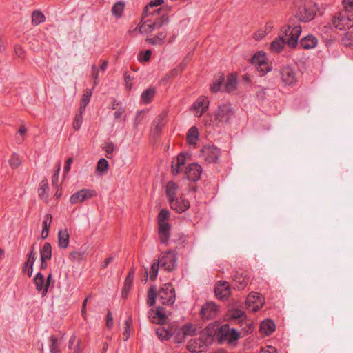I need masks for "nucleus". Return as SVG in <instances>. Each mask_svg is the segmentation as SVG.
Returning <instances> with one entry per match:
<instances>
[{
  "label": "nucleus",
  "instance_id": "nucleus-39",
  "mask_svg": "<svg viewBox=\"0 0 353 353\" xmlns=\"http://www.w3.org/2000/svg\"><path fill=\"white\" fill-rule=\"evenodd\" d=\"M46 20L45 15L39 10H36L32 13V24L34 26L39 25Z\"/></svg>",
  "mask_w": 353,
  "mask_h": 353
},
{
  "label": "nucleus",
  "instance_id": "nucleus-22",
  "mask_svg": "<svg viewBox=\"0 0 353 353\" xmlns=\"http://www.w3.org/2000/svg\"><path fill=\"white\" fill-rule=\"evenodd\" d=\"M317 43V38L312 34H308L300 40L299 46L301 48L309 50L315 48Z\"/></svg>",
  "mask_w": 353,
  "mask_h": 353
},
{
  "label": "nucleus",
  "instance_id": "nucleus-34",
  "mask_svg": "<svg viewBox=\"0 0 353 353\" xmlns=\"http://www.w3.org/2000/svg\"><path fill=\"white\" fill-rule=\"evenodd\" d=\"M158 297V294L157 291L156 286L152 285L149 288L147 294V304L149 307H152L156 303L157 298Z\"/></svg>",
  "mask_w": 353,
  "mask_h": 353
},
{
  "label": "nucleus",
  "instance_id": "nucleus-19",
  "mask_svg": "<svg viewBox=\"0 0 353 353\" xmlns=\"http://www.w3.org/2000/svg\"><path fill=\"white\" fill-rule=\"evenodd\" d=\"M209 104L207 97L201 96L192 105L191 110L196 111V114L199 112L198 117H201L208 110Z\"/></svg>",
  "mask_w": 353,
  "mask_h": 353
},
{
  "label": "nucleus",
  "instance_id": "nucleus-40",
  "mask_svg": "<svg viewBox=\"0 0 353 353\" xmlns=\"http://www.w3.org/2000/svg\"><path fill=\"white\" fill-rule=\"evenodd\" d=\"M266 59V54L263 51H259L256 52L252 57L250 59V63L257 66L263 61Z\"/></svg>",
  "mask_w": 353,
  "mask_h": 353
},
{
  "label": "nucleus",
  "instance_id": "nucleus-6",
  "mask_svg": "<svg viewBox=\"0 0 353 353\" xmlns=\"http://www.w3.org/2000/svg\"><path fill=\"white\" fill-rule=\"evenodd\" d=\"M279 77L283 86H293L298 81L297 72L289 65L283 66L279 71Z\"/></svg>",
  "mask_w": 353,
  "mask_h": 353
},
{
  "label": "nucleus",
  "instance_id": "nucleus-5",
  "mask_svg": "<svg viewBox=\"0 0 353 353\" xmlns=\"http://www.w3.org/2000/svg\"><path fill=\"white\" fill-rule=\"evenodd\" d=\"M158 298L163 305H173L176 300L175 290L171 283L163 284L157 292Z\"/></svg>",
  "mask_w": 353,
  "mask_h": 353
},
{
  "label": "nucleus",
  "instance_id": "nucleus-62",
  "mask_svg": "<svg viewBox=\"0 0 353 353\" xmlns=\"http://www.w3.org/2000/svg\"><path fill=\"white\" fill-rule=\"evenodd\" d=\"M113 316L110 310H108L106 315V326L108 328L110 329L113 326Z\"/></svg>",
  "mask_w": 353,
  "mask_h": 353
},
{
  "label": "nucleus",
  "instance_id": "nucleus-32",
  "mask_svg": "<svg viewBox=\"0 0 353 353\" xmlns=\"http://www.w3.org/2000/svg\"><path fill=\"white\" fill-rule=\"evenodd\" d=\"M170 217V212L167 208H162L158 213L157 225L170 224L168 222Z\"/></svg>",
  "mask_w": 353,
  "mask_h": 353
},
{
  "label": "nucleus",
  "instance_id": "nucleus-52",
  "mask_svg": "<svg viewBox=\"0 0 353 353\" xmlns=\"http://www.w3.org/2000/svg\"><path fill=\"white\" fill-rule=\"evenodd\" d=\"M257 70L261 72V75H264L271 70V66L266 61V59L261 61V63L257 66Z\"/></svg>",
  "mask_w": 353,
  "mask_h": 353
},
{
  "label": "nucleus",
  "instance_id": "nucleus-10",
  "mask_svg": "<svg viewBox=\"0 0 353 353\" xmlns=\"http://www.w3.org/2000/svg\"><path fill=\"white\" fill-rule=\"evenodd\" d=\"M148 315L150 321L155 324L164 325L168 319L165 309L161 306L157 307L155 310L150 309L148 311Z\"/></svg>",
  "mask_w": 353,
  "mask_h": 353
},
{
  "label": "nucleus",
  "instance_id": "nucleus-54",
  "mask_svg": "<svg viewBox=\"0 0 353 353\" xmlns=\"http://www.w3.org/2000/svg\"><path fill=\"white\" fill-rule=\"evenodd\" d=\"M186 241V237L183 234H179L174 236L172 239V242L176 245V246H183Z\"/></svg>",
  "mask_w": 353,
  "mask_h": 353
},
{
  "label": "nucleus",
  "instance_id": "nucleus-60",
  "mask_svg": "<svg viewBox=\"0 0 353 353\" xmlns=\"http://www.w3.org/2000/svg\"><path fill=\"white\" fill-rule=\"evenodd\" d=\"M10 165L12 168H17L20 164L21 161L19 157L16 154H13L9 160Z\"/></svg>",
  "mask_w": 353,
  "mask_h": 353
},
{
  "label": "nucleus",
  "instance_id": "nucleus-35",
  "mask_svg": "<svg viewBox=\"0 0 353 353\" xmlns=\"http://www.w3.org/2000/svg\"><path fill=\"white\" fill-rule=\"evenodd\" d=\"M34 283L35 285L36 290H37V292H41L42 294L45 289V283L44 276L41 272L36 274L34 278Z\"/></svg>",
  "mask_w": 353,
  "mask_h": 353
},
{
  "label": "nucleus",
  "instance_id": "nucleus-4",
  "mask_svg": "<svg viewBox=\"0 0 353 353\" xmlns=\"http://www.w3.org/2000/svg\"><path fill=\"white\" fill-rule=\"evenodd\" d=\"M235 117L236 112L230 102L219 104L214 112L215 119L225 125H230Z\"/></svg>",
  "mask_w": 353,
  "mask_h": 353
},
{
  "label": "nucleus",
  "instance_id": "nucleus-9",
  "mask_svg": "<svg viewBox=\"0 0 353 353\" xmlns=\"http://www.w3.org/2000/svg\"><path fill=\"white\" fill-rule=\"evenodd\" d=\"M96 195L97 192L94 190L82 189L72 194L70 198V203L72 205H74L77 203H82L92 199Z\"/></svg>",
  "mask_w": 353,
  "mask_h": 353
},
{
  "label": "nucleus",
  "instance_id": "nucleus-46",
  "mask_svg": "<svg viewBox=\"0 0 353 353\" xmlns=\"http://www.w3.org/2000/svg\"><path fill=\"white\" fill-rule=\"evenodd\" d=\"M84 110H81L79 109L78 112L76 114L74 122H73V128L74 130H79L83 123V113Z\"/></svg>",
  "mask_w": 353,
  "mask_h": 353
},
{
  "label": "nucleus",
  "instance_id": "nucleus-43",
  "mask_svg": "<svg viewBox=\"0 0 353 353\" xmlns=\"http://www.w3.org/2000/svg\"><path fill=\"white\" fill-rule=\"evenodd\" d=\"M183 330V335L187 336H193L196 334V327L192 323H187L181 326Z\"/></svg>",
  "mask_w": 353,
  "mask_h": 353
},
{
  "label": "nucleus",
  "instance_id": "nucleus-36",
  "mask_svg": "<svg viewBox=\"0 0 353 353\" xmlns=\"http://www.w3.org/2000/svg\"><path fill=\"white\" fill-rule=\"evenodd\" d=\"M49 187L48 183V180L46 179H43L39 183L38 188V194L41 199H47L48 196V191Z\"/></svg>",
  "mask_w": 353,
  "mask_h": 353
},
{
  "label": "nucleus",
  "instance_id": "nucleus-30",
  "mask_svg": "<svg viewBox=\"0 0 353 353\" xmlns=\"http://www.w3.org/2000/svg\"><path fill=\"white\" fill-rule=\"evenodd\" d=\"M199 139V131L196 127H191L186 135V141L189 145H194Z\"/></svg>",
  "mask_w": 353,
  "mask_h": 353
},
{
  "label": "nucleus",
  "instance_id": "nucleus-7",
  "mask_svg": "<svg viewBox=\"0 0 353 353\" xmlns=\"http://www.w3.org/2000/svg\"><path fill=\"white\" fill-rule=\"evenodd\" d=\"M161 268H164L168 272H172L177 266V252L174 250H168L162 256L161 259H158Z\"/></svg>",
  "mask_w": 353,
  "mask_h": 353
},
{
  "label": "nucleus",
  "instance_id": "nucleus-1",
  "mask_svg": "<svg viewBox=\"0 0 353 353\" xmlns=\"http://www.w3.org/2000/svg\"><path fill=\"white\" fill-rule=\"evenodd\" d=\"M282 34H279L270 43V50L272 53L279 54L284 49L285 45L292 49L297 47L298 39L301 33V26L291 27L290 25L281 28Z\"/></svg>",
  "mask_w": 353,
  "mask_h": 353
},
{
  "label": "nucleus",
  "instance_id": "nucleus-37",
  "mask_svg": "<svg viewBox=\"0 0 353 353\" xmlns=\"http://www.w3.org/2000/svg\"><path fill=\"white\" fill-rule=\"evenodd\" d=\"M172 336L174 337V342L176 343H182L186 338L183 335V330L181 327H172Z\"/></svg>",
  "mask_w": 353,
  "mask_h": 353
},
{
  "label": "nucleus",
  "instance_id": "nucleus-23",
  "mask_svg": "<svg viewBox=\"0 0 353 353\" xmlns=\"http://www.w3.org/2000/svg\"><path fill=\"white\" fill-rule=\"evenodd\" d=\"M164 3V0H152L143 9L142 12V20L147 17L148 15H155L158 14L159 12L161 10V8H158L154 10L152 12H149V9L153 8L154 6H158Z\"/></svg>",
  "mask_w": 353,
  "mask_h": 353
},
{
  "label": "nucleus",
  "instance_id": "nucleus-44",
  "mask_svg": "<svg viewBox=\"0 0 353 353\" xmlns=\"http://www.w3.org/2000/svg\"><path fill=\"white\" fill-rule=\"evenodd\" d=\"M341 42L345 47L353 46V30L347 31L341 39Z\"/></svg>",
  "mask_w": 353,
  "mask_h": 353
},
{
  "label": "nucleus",
  "instance_id": "nucleus-64",
  "mask_svg": "<svg viewBox=\"0 0 353 353\" xmlns=\"http://www.w3.org/2000/svg\"><path fill=\"white\" fill-rule=\"evenodd\" d=\"M176 162H179L181 165H183L186 163V157L184 153H180L176 159H174Z\"/></svg>",
  "mask_w": 353,
  "mask_h": 353
},
{
  "label": "nucleus",
  "instance_id": "nucleus-58",
  "mask_svg": "<svg viewBox=\"0 0 353 353\" xmlns=\"http://www.w3.org/2000/svg\"><path fill=\"white\" fill-rule=\"evenodd\" d=\"M59 170H60V164L58 165V168L57 170H55L54 173L52 176V185L54 188H57L59 187Z\"/></svg>",
  "mask_w": 353,
  "mask_h": 353
},
{
  "label": "nucleus",
  "instance_id": "nucleus-27",
  "mask_svg": "<svg viewBox=\"0 0 353 353\" xmlns=\"http://www.w3.org/2000/svg\"><path fill=\"white\" fill-rule=\"evenodd\" d=\"M237 88V80L236 77L233 74H230L227 77V81L223 86V91L227 92H232L236 90Z\"/></svg>",
  "mask_w": 353,
  "mask_h": 353
},
{
  "label": "nucleus",
  "instance_id": "nucleus-3",
  "mask_svg": "<svg viewBox=\"0 0 353 353\" xmlns=\"http://www.w3.org/2000/svg\"><path fill=\"white\" fill-rule=\"evenodd\" d=\"M317 13L320 15L323 14L318 4L309 1L299 7L296 17L299 21L306 23L313 20Z\"/></svg>",
  "mask_w": 353,
  "mask_h": 353
},
{
  "label": "nucleus",
  "instance_id": "nucleus-14",
  "mask_svg": "<svg viewBox=\"0 0 353 353\" xmlns=\"http://www.w3.org/2000/svg\"><path fill=\"white\" fill-rule=\"evenodd\" d=\"M219 306L212 301H208L201 309L200 315L203 319H212L217 316Z\"/></svg>",
  "mask_w": 353,
  "mask_h": 353
},
{
  "label": "nucleus",
  "instance_id": "nucleus-48",
  "mask_svg": "<svg viewBox=\"0 0 353 353\" xmlns=\"http://www.w3.org/2000/svg\"><path fill=\"white\" fill-rule=\"evenodd\" d=\"M160 263L159 260H155L151 265V270L150 272V279L152 281H154L158 275L159 267Z\"/></svg>",
  "mask_w": 353,
  "mask_h": 353
},
{
  "label": "nucleus",
  "instance_id": "nucleus-24",
  "mask_svg": "<svg viewBox=\"0 0 353 353\" xmlns=\"http://www.w3.org/2000/svg\"><path fill=\"white\" fill-rule=\"evenodd\" d=\"M275 329L276 325L274 322L270 319H265L261 323L260 331L266 336L271 335L275 331Z\"/></svg>",
  "mask_w": 353,
  "mask_h": 353
},
{
  "label": "nucleus",
  "instance_id": "nucleus-15",
  "mask_svg": "<svg viewBox=\"0 0 353 353\" xmlns=\"http://www.w3.org/2000/svg\"><path fill=\"white\" fill-rule=\"evenodd\" d=\"M225 316L229 321L238 323L241 326L246 323L247 316L241 310L237 308L228 310Z\"/></svg>",
  "mask_w": 353,
  "mask_h": 353
},
{
  "label": "nucleus",
  "instance_id": "nucleus-42",
  "mask_svg": "<svg viewBox=\"0 0 353 353\" xmlns=\"http://www.w3.org/2000/svg\"><path fill=\"white\" fill-rule=\"evenodd\" d=\"M156 334L161 340H169L172 337V327L159 328L156 330Z\"/></svg>",
  "mask_w": 353,
  "mask_h": 353
},
{
  "label": "nucleus",
  "instance_id": "nucleus-41",
  "mask_svg": "<svg viewBox=\"0 0 353 353\" xmlns=\"http://www.w3.org/2000/svg\"><path fill=\"white\" fill-rule=\"evenodd\" d=\"M92 94V90L87 89L85 90L82 98L81 99V104L79 110H85V108L90 101L91 96Z\"/></svg>",
  "mask_w": 353,
  "mask_h": 353
},
{
  "label": "nucleus",
  "instance_id": "nucleus-20",
  "mask_svg": "<svg viewBox=\"0 0 353 353\" xmlns=\"http://www.w3.org/2000/svg\"><path fill=\"white\" fill-rule=\"evenodd\" d=\"M158 225V236L161 243L168 245L170 239L171 224H161Z\"/></svg>",
  "mask_w": 353,
  "mask_h": 353
},
{
  "label": "nucleus",
  "instance_id": "nucleus-57",
  "mask_svg": "<svg viewBox=\"0 0 353 353\" xmlns=\"http://www.w3.org/2000/svg\"><path fill=\"white\" fill-rule=\"evenodd\" d=\"M52 272H50L46 279V281L44 280V283H45V289H44V291L42 293V296H46L47 293H48V291L50 287V283H51V281H52Z\"/></svg>",
  "mask_w": 353,
  "mask_h": 353
},
{
  "label": "nucleus",
  "instance_id": "nucleus-25",
  "mask_svg": "<svg viewBox=\"0 0 353 353\" xmlns=\"http://www.w3.org/2000/svg\"><path fill=\"white\" fill-rule=\"evenodd\" d=\"M179 185L173 181H170L167 183L165 187V194L168 201L176 198V194L179 190Z\"/></svg>",
  "mask_w": 353,
  "mask_h": 353
},
{
  "label": "nucleus",
  "instance_id": "nucleus-55",
  "mask_svg": "<svg viewBox=\"0 0 353 353\" xmlns=\"http://www.w3.org/2000/svg\"><path fill=\"white\" fill-rule=\"evenodd\" d=\"M165 114H160L154 121V123H156L155 125V130L157 132H159L162 130L165 125L164 119H165Z\"/></svg>",
  "mask_w": 353,
  "mask_h": 353
},
{
  "label": "nucleus",
  "instance_id": "nucleus-28",
  "mask_svg": "<svg viewBox=\"0 0 353 353\" xmlns=\"http://www.w3.org/2000/svg\"><path fill=\"white\" fill-rule=\"evenodd\" d=\"M69 234L68 230H60L58 232V245L61 248H66L69 244Z\"/></svg>",
  "mask_w": 353,
  "mask_h": 353
},
{
  "label": "nucleus",
  "instance_id": "nucleus-12",
  "mask_svg": "<svg viewBox=\"0 0 353 353\" xmlns=\"http://www.w3.org/2000/svg\"><path fill=\"white\" fill-rule=\"evenodd\" d=\"M264 303V297L260 293L256 292H250L245 301V304L248 307L253 305L252 310L254 312H258L263 307Z\"/></svg>",
  "mask_w": 353,
  "mask_h": 353
},
{
  "label": "nucleus",
  "instance_id": "nucleus-16",
  "mask_svg": "<svg viewBox=\"0 0 353 353\" xmlns=\"http://www.w3.org/2000/svg\"><path fill=\"white\" fill-rule=\"evenodd\" d=\"M352 20L350 19L346 12H338L332 20V25L339 29L343 30L346 27H352Z\"/></svg>",
  "mask_w": 353,
  "mask_h": 353
},
{
  "label": "nucleus",
  "instance_id": "nucleus-11",
  "mask_svg": "<svg viewBox=\"0 0 353 353\" xmlns=\"http://www.w3.org/2000/svg\"><path fill=\"white\" fill-rule=\"evenodd\" d=\"M170 21L169 16L166 14H162L161 17L154 19L153 22L151 20H146L144 23L139 26V32H142V28L144 26H146L150 31H152L155 29H159L161 27L167 25Z\"/></svg>",
  "mask_w": 353,
  "mask_h": 353
},
{
  "label": "nucleus",
  "instance_id": "nucleus-17",
  "mask_svg": "<svg viewBox=\"0 0 353 353\" xmlns=\"http://www.w3.org/2000/svg\"><path fill=\"white\" fill-rule=\"evenodd\" d=\"M216 297L221 301H225L230 294V286L225 281H219L214 287Z\"/></svg>",
  "mask_w": 353,
  "mask_h": 353
},
{
  "label": "nucleus",
  "instance_id": "nucleus-63",
  "mask_svg": "<svg viewBox=\"0 0 353 353\" xmlns=\"http://www.w3.org/2000/svg\"><path fill=\"white\" fill-rule=\"evenodd\" d=\"M265 90V88H261L256 92V95L259 100L263 101L266 99Z\"/></svg>",
  "mask_w": 353,
  "mask_h": 353
},
{
  "label": "nucleus",
  "instance_id": "nucleus-26",
  "mask_svg": "<svg viewBox=\"0 0 353 353\" xmlns=\"http://www.w3.org/2000/svg\"><path fill=\"white\" fill-rule=\"evenodd\" d=\"M225 81V76L223 73H219L213 81V83L210 85V90L212 92H217L219 91H223V83Z\"/></svg>",
  "mask_w": 353,
  "mask_h": 353
},
{
  "label": "nucleus",
  "instance_id": "nucleus-31",
  "mask_svg": "<svg viewBox=\"0 0 353 353\" xmlns=\"http://www.w3.org/2000/svg\"><path fill=\"white\" fill-rule=\"evenodd\" d=\"M52 221V216L51 214H47L43 221V228L41 231V239H46L48 236L49 229Z\"/></svg>",
  "mask_w": 353,
  "mask_h": 353
},
{
  "label": "nucleus",
  "instance_id": "nucleus-21",
  "mask_svg": "<svg viewBox=\"0 0 353 353\" xmlns=\"http://www.w3.org/2000/svg\"><path fill=\"white\" fill-rule=\"evenodd\" d=\"M248 282V277L247 274L237 272L232 276L231 286L235 290H242L247 286Z\"/></svg>",
  "mask_w": 353,
  "mask_h": 353
},
{
  "label": "nucleus",
  "instance_id": "nucleus-13",
  "mask_svg": "<svg viewBox=\"0 0 353 353\" xmlns=\"http://www.w3.org/2000/svg\"><path fill=\"white\" fill-rule=\"evenodd\" d=\"M168 201L171 208L179 214L188 210L190 207L189 201L183 194Z\"/></svg>",
  "mask_w": 353,
  "mask_h": 353
},
{
  "label": "nucleus",
  "instance_id": "nucleus-18",
  "mask_svg": "<svg viewBox=\"0 0 353 353\" xmlns=\"http://www.w3.org/2000/svg\"><path fill=\"white\" fill-rule=\"evenodd\" d=\"M202 173L201 166L196 163H190L186 168L185 174L188 180L195 182L200 179Z\"/></svg>",
  "mask_w": 353,
  "mask_h": 353
},
{
  "label": "nucleus",
  "instance_id": "nucleus-47",
  "mask_svg": "<svg viewBox=\"0 0 353 353\" xmlns=\"http://www.w3.org/2000/svg\"><path fill=\"white\" fill-rule=\"evenodd\" d=\"M108 167V161L104 158H101L97 162L96 170L98 172L103 174L107 172Z\"/></svg>",
  "mask_w": 353,
  "mask_h": 353
},
{
  "label": "nucleus",
  "instance_id": "nucleus-51",
  "mask_svg": "<svg viewBox=\"0 0 353 353\" xmlns=\"http://www.w3.org/2000/svg\"><path fill=\"white\" fill-rule=\"evenodd\" d=\"M199 341H201L200 339ZM200 344L201 342L197 343V339H191L187 345V349L191 352H197L198 348L201 347Z\"/></svg>",
  "mask_w": 353,
  "mask_h": 353
},
{
  "label": "nucleus",
  "instance_id": "nucleus-8",
  "mask_svg": "<svg viewBox=\"0 0 353 353\" xmlns=\"http://www.w3.org/2000/svg\"><path fill=\"white\" fill-rule=\"evenodd\" d=\"M201 152L209 163H217L221 153V150L214 145H205Z\"/></svg>",
  "mask_w": 353,
  "mask_h": 353
},
{
  "label": "nucleus",
  "instance_id": "nucleus-29",
  "mask_svg": "<svg viewBox=\"0 0 353 353\" xmlns=\"http://www.w3.org/2000/svg\"><path fill=\"white\" fill-rule=\"evenodd\" d=\"M155 94L156 89L153 87H150L141 93V99L143 103L148 104L153 100Z\"/></svg>",
  "mask_w": 353,
  "mask_h": 353
},
{
  "label": "nucleus",
  "instance_id": "nucleus-38",
  "mask_svg": "<svg viewBox=\"0 0 353 353\" xmlns=\"http://www.w3.org/2000/svg\"><path fill=\"white\" fill-rule=\"evenodd\" d=\"M41 259L50 260L52 258V246L50 243H45L40 250Z\"/></svg>",
  "mask_w": 353,
  "mask_h": 353
},
{
  "label": "nucleus",
  "instance_id": "nucleus-2",
  "mask_svg": "<svg viewBox=\"0 0 353 353\" xmlns=\"http://www.w3.org/2000/svg\"><path fill=\"white\" fill-rule=\"evenodd\" d=\"M205 330L209 336L216 335L219 343L225 341L228 343H232L238 340L240 336L239 332L235 328H230L228 323L221 327L209 325Z\"/></svg>",
  "mask_w": 353,
  "mask_h": 353
},
{
  "label": "nucleus",
  "instance_id": "nucleus-61",
  "mask_svg": "<svg viewBox=\"0 0 353 353\" xmlns=\"http://www.w3.org/2000/svg\"><path fill=\"white\" fill-rule=\"evenodd\" d=\"M72 162H73L72 157H69L67 159L65 165H64V168H63V177H65V175L69 172L70 168H71V164Z\"/></svg>",
  "mask_w": 353,
  "mask_h": 353
},
{
  "label": "nucleus",
  "instance_id": "nucleus-45",
  "mask_svg": "<svg viewBox=\"0 0 353 353\" xmlns=\"http://www.w3.org/2000/svg\"><path fill=\"white\" fill-rule=\"evenodd\" d=\"M134 274L135 270L134 268L132 267L128 273V275L124 281L123 288L131 289L133 283Z\"/></svg>",
  "mask_w": 353,
  "mask_h": 353
},
{
  "label": "nucleus",
  "instance_id": "nucleus-56",
  "mask_svg": "<svg viewBox=\"0 0 353 353\" xmlns=\"http://www.w3.org/2000/svg\"><path fill=\"white\" fill-rule=\"evenodd\" d=\"M152 55L151 50H145V51H141L139 54V61H148L150 59Z\"/></svg>",
  "mask_w": 353,
  "mask_h": 353
},
{
  "label": "nucleus",
  "instance_id": "nucleus-49",
  "mask_svg": "<svg viewBox=\"0 0 353 353\" xmlns=\"http://www.w3.org/2000/svg\"><path fill=\"white\" fill-rule=\"evenodd\" d=\"M183 68H184V66H182L181 65L174 68V69L171 70L169 72V73H168L165 76L164 79L167 81L170 79L176 77L177 75H179L183 71Z\"/></svg>",
  "mask_w": 353,
  "mask_h": 353
},
{
  "label": "nucleus",
  "instance_id": "nucleus-59",
  "mask_svg": "<svg viewBox=\"0 0 353 353\" xmlns=\"http://www.w3.org/2000/svg\"><path fill=\"white\" fill-rule=\"evenodd\" d=\"M181 165L179 162H176L174 159L172 160L171 164L172 173L173 175L176 176L181 172Z\"/></svg>",
  "mask_w": 353,
  "mask_h": 353
},
{
  "label": "nucleus",
  "instance_id": "nucleus-50",
  "mask_svg": "<svg viewBox=\"0 0 353 353\" xmlns=\"http://www.w3.org/2000/svg\"><path fill=\"white\" fill-rule=\"evenodd\" d=\"M50 344L49 345L50 352L51 353H59V348L57 338L54 335L51 336L50 338Z\"/></svg>",
  "mask_w": 353,
  "mask_h": 353
},
{
  "label": "nucleus",
  "instance_id": "nucleus-53",
  "mask_svg": "<svg viewBox=\"0 0 353 353\" xmlns=\"http://www.w3.org/2000/svg\"><path fill=\"white\" fill-rule=\"evenodd\" d=\"M35 260H36V254L28 253L27 254V261L23 264V266L22 268V271L23 272H25L26 269L27 268L28 265H30L31 266H34Z\"/></svg>",
  "mask_w": 353,
  "mask_h": 353
},
{
  "label": "nucleus",
  "instance_id": "nucleus-33",
  "mask_svg": "<svg viewBox=\"0 0 353 353\" xmlns=\"http://www.w3.org/2000/svg\"><path fill=\"white\" fill-rule=\"evenodd\" d=\"M125 8V3L123 1H119L115 3L112 7V14L117 19H120Z\"/></svg>",
  "mask_w": 353,
  "mask_h": 353
}]
</instances>
